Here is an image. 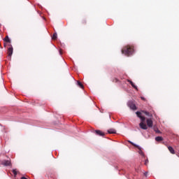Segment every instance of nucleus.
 Here are the masks:
<instances>
[{
    "label": "nucleus",
    "instance_id": "2",
    "mask_svg": "<svg viewBox=\"0 0 179 179\" xmlns=\"http://www.w3.org/2000/svg\"><path fill=\"white\" fill-rule=\"evenodd\" d=\"M128 106L129 107V108H131V110H136V105H135L134 102H131V101L129 102Z\"/></svg>",
    "mask_w": 179,
    "mask_h": 179
},
{
    "label": "nucleus",
    "instance_id": "7",
    "mask_svg": "<svg viewBox=\"0 0 179 179\" xmlns=\"http://www.w3.org/2000/svg\"><path fill=\"white\" fill-rule=\"evenodd\" d=\"M127 82L129 83H130V85L132 86V87H134V89H135L136 90L138 91V87H136V85H135V84L134 83V82H132L131 80H127Z\"/></svg>",
    "mask_w": 179,
    "mask_h": 179
},
{
    "label": "nucleus",
    "instance_id": "22",
    "mask_svg": "<svg viewBox=\"0 0 179 179\" xmlns=\"http://www.w3.org/2000/svg\"><path fill=\"white\" fill-rule=\"evenodd\" d=\"M113 82H115V83H117V82H118V78H115V79H113Z\"/></svg>",
    "mask_w": 179,
    "mask_h": 179
},
{
    "label": "nucleus",
    "instance_id": "5",
    "mask_svg": "<svg viewBox=\"0 0 179 179\" xmlns=\"http://www.w3.org/2000/svg\"><path fill=\"white\" fill-rule=\"evenodd\" d=\"M146 122L149 128H152V127H153V121L152 120V119H147Z\"/></svg>",
    "mask_w": 179,
    "mask_h": 179
},
{
    "label": "nucleus",
    "instance_id": "24",
    "mask_svg": "<svg viewBox=\"0 0 179 179\" xmlns=\"http://www.w3.org/2000/svg\"><path fill=\"white\" fill-rule=\"evenodd\" d=\"M144 174L145 176H148V172H145Z\"/></svg>",
    "mask_w": 179,
    "mask_h": 179
},
{
    "label": "nucleus",
    "instance_id": "4",
    "mask_svg": "<svg viewBox=\"0 0 179 179\" xmlns=\"http://www.w3.org/2000/svg\"><path fill=\"white\" fill-rule=\"evenodd\" d=\"M1 164H3V166H12L10 160H3L2 161Z\"/></svg>",
    "mask_w": 179,
    "mask_h": 179
},
{
    "label": "nucleus",
    "instance_id": "15",
    "mask_svg": "<svg viewBox=\"0 0 179 179\" xmlns=\"http://www.w3.org/2000/svg\"><path fill=\"white\" fill-rule=\"evenodd\" d=\"M77 83L79 87H80L81 89H83V84H82V83H80V81H77Z\"/></svg>",
    "mask_w": 179,
    "mask_h": 179
},
{
    "label": "nucleus",
    "instance_id": "13",
    "mask_svg": "<svg viewBox=\"0 0 179 179\" xmlns=\"http://www.w3.org/2000/svg\"><path fill=\"white\" fill-rule=\"evenodd\" d=\"M3 41H5L6 43H10V39L9 38L8 36H6L4 39Z\"/></svg>",
    "mask_w": 179,
    "mask_h": 179
},
{
    "label": "nucleus",
    "instance_id": "1",
    "mask_svg": "<svg viewBox=\"0 0 179 179\" xmlns=\"http://www.w3.org/2000/svg\"><path fill=\"white\" fill-rule=\"evenodd\" d=\"M122 54H124L126 57H131L134 54V46L129 45L124 46L122 49Z\"/></svg>",
    "mask_w": 179,
    "mask_h": 179
},
{
    "label": "nucleus",
    "instance_id": "21",
    "mask_svg": "<svg viewBox=\"0 0 179 179\" xmlns=\"http://www.w3.org/2000/svg\"><path fill=\"white\" fill-rule=\"evenodd\" d=\"M148 163H149V159H145V166H148Z\"/></svg>",
    "mask_w": 179,
    "mask_h": 179
},
{
    "label": "nucleus",
    "instance_id": "6",
    "mask_svg": "<svg viewBox=\"0 0 179 179\" xmlns=\"http://www.w3.org/2000/svg\"><path fill=\"white\" fill-rule=\"evenodd\" d=\"M7 54L8 57H12V54H13V48L12 47V45L8 48Z\"/></svg>",
    "mask_w": 179,
    "mask_h": 179
},
{
    "label": "nucleus",
    "instance_id": "19",
    "mask_svg": "<svg viewBox=\"0 0 179 179\" xmlns=\"http://www.w3.org/2000/svg\"><path fill=\"white\" fill-rule=\"evenodd\" d=\"M81 23H82L83 24H86L87 23V22L86 21V20H83L81 21Z\"/></svg>",
    "mask_w": 179,
    "mask_h": 179
},
{
    "label": "nucleus",
    "instance_id": "11",
    "mask_svg": "<svg viewBox=\"0 0 179 179\" xmlns=\"http://www.w3.org/2000/svg\"><path fill=\"white\" fill-rule=\"evenodd\" d=\"M109 134H117V131L115 129H110L108 130Z\"/></svg>",
    "mask_w": 179,
    "mask_h": 179
},
{
    "label": "nucleus",
    "instance_id": "16",
    "mask_svg": "<svg viewBox=\"0 0 179 179\" xmlns=\"http://www.w3.org/2000/svg\"><path fill=\"white\" fill-rule=\"evenodd\" d=\"M52 38V40H57V33L53 34Z\"/></svg>",
    "mask_w": 179,
    "mask_h": 179
},
{
    "label": "nucleus",
    "instance_id": "14",
    "mask_svg": "<svg viewBox=\"0 0 179 179\" xmlns=\"http://www.w3.org/2000/svg\"><path fill=\"white\" fill-rule=\"evenodd\" d=\"M128 142H129V143H131V145H132L135 148H138V149H141V147L136 145L135 143H132L131 141H128Z\"/></svg>",
    "mask_w": 179,
    "mask_h": 179
},
{
    "label": "nucleus",
    "instance_id": "12",
    "mask_svg": "<svg viewBox=\"0 0 179 179\" xmlns=\"http://www.w3.org/2000/svg\"><path fill=\"white\" fill-rule=\"evenodd\" d=\"M155 141L157 142H162V141H163V137H162V136H157L155 138Z\"/></svg>",
    "mask_w": 179,
    "mask_h": 179
},
{
    "label": "nucleus",
    "instance_id": "3",
    "mask_svg": "<svg viewBox=\"0 0 179 179\" xmlns=\"http://www.w3.org/2000/svg\"><path fill=\"white\" fill-rule=\"evenodd\" d=\"M96 135H98V136H105L106 133L101 131V130H96L95 131Z\"/></svg>",
    "mask_w": 179,
    "mask_h": 179
},
{
    "label": "nucleus",
    "instance_id": "10",
    "mask_svg": "<svg viewBox=\"0 0 179 179\" xmlns=\"http://www.w3.org/2000/svg\"><path fill=\"white\" fill-rule=\"evenodd\" d=\"M143 113L144 114H145V115H147L148 117H153V115H152V113H150L146 110H143Z\"/></svg>",
    "mask_w": 179,
    "mask_h": 179
},
{
    "label": "nucleus",
    "instance_id": "17",
    "mask_svg": "<svg viewBox=\"0 0 179 179\" xmlns=\"http://www.w3.org/2000/svg\"><path fill=\"white\" fill-rule=\"evenodd\" d=\"M136 114L137 117H138V118H140V117H142V113L139 111H137L136 113Z\"/></svg>",
    "mask_w": 179,
    "mask_h": 179
},
{
    "label": "nucleus",
    "instance_id": "9",
    "mask_svg": "<svg viewBox=\"0 0 179 179\" xmlns=\"http://www.w3.org/2000/svg\"><path fill=\"white\" fill-rule=\"evenodd\" d=\"M168 150H169L170 153L172 155H176V151L174 150V148L171 146H168Z\"/></svg>",
    "mask_w": 179,
    "mask_h": 179
},
{
    "label": "nucleus",
    "instance_id": "25",
    "mask_svg": "<svg viewBox=\"0 0 179 179\" xmlns=\"http://www.w3.org/2000/svg\"><path fill=\"white\" fill-rule=\"evenodd\" d=\"M0 45H1V43H0Z\"/></svg>",
    "mask_w": 179,
    "mask_h": 179
},
{
    "label": "nucleus",
    "instance_id": "20",
    "mask_svg": "<svg viewBox=\"0 0 179 179\" xmlns=\"http://www.w3.org/2000/svg\"><path fill=\"white\" fill-rule=\"evenodd\" d=\"M140 119L142 121V122H143L145 120V117H143V116L140 117Z\"/></svg>",
    "mask_w": 179,
    "mask_h": 179
},
{
    "label": "nucleus",
    "instance_id": "8",
    "mask_svg": "<svg viewBox=\"0 0 179 179\" xmlns=\"http://www.w3.org/2000/svg\"><path fill=\"white\" fill-rule=\"evenodd\" d=\"M140 127L141 128V129H148V126L143 123V122H141L140 124Z\"/></svg>",
    "mask_w": 179,
    "mask_h": 179
},
{
    "label": "nucleus",
    "instance_id": "23",
    "mask_svg": "<svg viewBox=\"0 0 179 179\" xmlns=\"http://www.w3.org/2000/svg\"><path fill=\"white\" fill-rule=\"evenodd\" d=\"M141 99H142V100H145V97L141 96Z\"/></svg>",
    "mask_w": 179,
    "mask_h": 179
},
{
    "label": "nucleus",
    "instance_id": "18",
    "mask_svg": "<svg viewBox=\"0 0 179 179\" xmlns=\"http://www.w3.org/2000/svg\"><path fill=\"white\" fill-rule=\"evenodd\" d=\"M13 173L15 176H17V169H13Z\"/></svg>",
    "mask_w": 179,
    "mask_h": 179
}]
</instances>
